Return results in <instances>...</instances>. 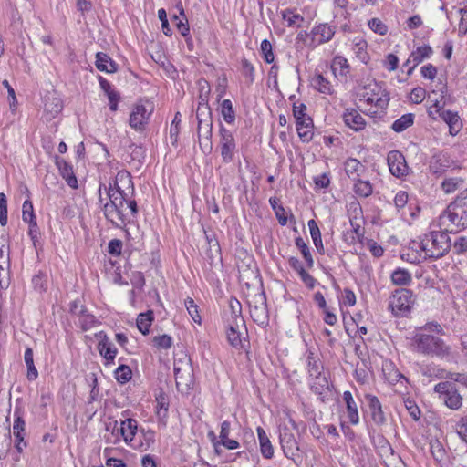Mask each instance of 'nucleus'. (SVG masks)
<instances>
[{
  "instance_id": "nucleus-39",
  "label": "nucleus",
  "mask_w": 467,
  "mask_h": 467,
  "mask_svg": "<svg viewBox=\"0 0 467 467\" xmlns=\"http://www.w3.org/2000/svg\"><path fill=\"white\" fill-rule=\"evenodd\" d=\"M354 192L360 197H368L373 192V188L369 181L357 179L354 181Z\"/></svg>"
},
{
  "instance_id": "nucleus-45",
  "label": "nucleus",
  "mask_w": 467,
  "mask_h": 467,
  "mask_svg": "<svg viewBox=\"0 0 467 467\" xmlns=\"http://www.w3.org/2000/svg\"><path fill=\"white\" fill-rule=\"evenodd\" d=\"M360 100L365 101L368 105L375 104L379 106L381 102V99L378 98V94L374 92V89L367 86L363 88V92L360 94Z\"/></svg>"
},
{
  "instance_id": "nucleus-44",
  "label": "nucleus",
  "mask_w": 467,
  "mask_h": 467,
  "mask_svg": "<svg viewBox=\"0 0 467 467\" xmlns=\"http://www.w3.org/2000/svg\"><path fill=\"white\" fill-rule=\"evenodd\" d=\"M115 379L120 384L127 383L131 379V369L127 365L119 366L114 371Z\"/></svg>"
},
{
  "instance_id": "nucleus-27",
  "label": "nucleus",
  "mask_w": 467,
  "mask_h": 467,
  "mask_svg": "<svg viewBox=\"0 0 467 467\" xmlns=\"http://www.w3.org/2000/svg\"><path fill=\"white\" fill-rule=\"evenodd\" d=\"M229 307L231 310L232 321L234 322V326L244 327L245 322L242 316L241 303L235 297H231L229 299Z\"/></svg>"
},
{
  "instance_id": "nucleus-50",
  "label": "nucleus",
  "mask_w": 467,
  "mask_h": 467,
  "mask_svg": "<svg viewBox=\"0 0 467 467\" xmlns=\"http://www.w3.org/2000/svg\"><path fill=\"white\" fill-rule=\"evenodd\" d=\"M463 180L461 178H449L441 182V189L445 193H451L455 192L462 184Z\"/></svg>"
},
{
  "instance_id": "nucleus-64",
  "label": "nucleus",
  "mask_w": 467,
  "mask_h": 467,
  "mask_svg": "<svg viewBox=\"0 0 467 467\" xmlns=\"http://www.w3.org/2000/svg\"><path fill=\"white\" fill-rule=\"evenodd\" d=\"M453 249L458 254L465 253L467 251V238L463 236L458 238L453 244Z\"/></svg>"
},
{
  "instance_id": "nucleus-41",
  "label": "nucleus",
  "mask_w": 467,
  "mask_h": 467,
  "mask_svg": "<svg viewBox=\"0 0 467 467\" xmlns=\"http://www.w3.org/2000/svg\"><path fill=\"white\" fill-rule=\"evenodd\" d=\"M221 114L225 122L231 124L235 120V112L230 99H223L221 103Z\"/></svg>"
},
{
  "instance_id": "nucleus-57",
  "label": "nucleus",
  "mask_w": 467,
  "mask_h": 467,
  "mask_svg": "<svg viewBox=\"0 0 467 467\" xmlns=\"http://www.w3.org/2000/svg\"><path fill=\"white\" fill-rule=\"evenodd\" d=\"M458 12L461 15V19H460L459 27H458V34H459V36H462L466 35V33H467V9L460 8L458 10Z\"/></svg>"
},
{
  "instance_id": "nucleus-63",
  "label": "nucleus",
  "mask_w": 467,
  "mask_h": 467,
  "mask_svg": "<svg viewBox=\"0 0 467 467\" xmlns=\"http://www.w3.org/2000/svg\"><path fill=\"white\" fill-rule=\"evenodd\" d=\"M456 431L460 438L467 442V417H462L457 422Z\"/></svg>"
},
{
  "instance_id": "nucleus-32",
  "label": "nucleus",
  "mask_w": 467,
  "mask_h": 467,
  "mask_svg": "<svg viewBox=\"0 0 467 467\" xmlns=\"http://www.w3.org/2000/svg\"><path fill=\"white\" fill-rule=\"evenodd\" d=\"M311 390L317 395H323L327 390H329V381L324 373L314 377Z\"/></svg>"
},
{
  "instance_id": "nucleus-25",
  "label": "nucleus",
  "mask_w": 467,
  "mask_h": 467,
  "mask_svg": "<svg viewBox=\"0 0 467 467\" xmlns=\"http://www.w3.org/2000/svg\"><path fill=\"white\" fill-rule=\"evenodd\" d=\"M137 428L138 424L134 419L130 418L121 421L119 431L126 442H130L133 440Z\"/></svg>"
},
{
  "instance_id": "nucleus-30",
  "label": "nucleus",
  "mask_w": 467,
  "mask_h": 467,
  "mask_svg": "<svg viewBox=\"0 0 467 467\" xmlns=\"http://www.w3.org/2000/svg\"><path fill=\"white\" fill-rule=\"evenodd\" d=\"M391 282L396 285H408L412 281L411 274L404 268H397L391 274Z\"/></svg>"
},
{
  "instance_id": "nucleus-17",
  "label": "nucleus",
  "mask_w": 467,
  "mask_h": 467,
  "mask_svg": "<svg viewBox=\"0 0 467 467\" xmlns=\"http://www.w3.org/2000/svg\"><path fill=\"white\" fill-rule=\"evenodd\" d=\"M366 400L368 403V409L373 422L378 426L383 425L386 422V417L379 400L371 394L366 395Z\"/></svg>"
},
{
  "instance_id": "nucleus-33",
  "label": "nucleus",
  "mask_w": 467,
  "mask_h": 467,
  "mask_svg": "<svg viewBox=\"0 0 467 467\" xmlns=\"http://www.w3.org/2000/svg\"><path fill=\"white\" fill-rule=\"evenodd\" d=\"M414 122V114L407 113L402 115L400 118L396 119L391 126V129L395 132H402L409 127H410Z\"/></svg>"
},
{
  "instance_id": "nucleus-59",
  "label": "nucleus",
  "mask_w": 467,
  "mask_h": 467,
  "mask_svg": "<svg viewBox=\"0 0 467 467\" xmlns=\"http://www.w3.org/2000/svg\"><path fill=\"white\" fill-rule=\"evenodd\" d=\"M405 407L407 410L409 411L410 415L412 417L413 420H417L420 418V410L415 401L411 400H404Z\"/></svg>"
},
{
  "instance_id": "nucleus-48",
  "label": "nucleus",
  "mask_w": 467,
  "mask_h": 467,
  "mask_svg": "<svg viewBox=\"0 0 467 467\" xmlns=\"http://www.w3.org/2000/svg\"><path fill=\"white\" fill-rule=\"evenodd\" d=\"M129 157L130 161H137L140 164L141 160L145 157V150L140 145L130 144L129 146Z\"/></svg>"
},
{
  "instance_id": "nucleus-1",
  "label": "nucleus",
  "mask_w": 467,
  "mask_h": 467,
  "mask_svg": "<svg viewBox=\"0 0 467 467\" xmlns=\"http://www.w3.org/2000/svg\"><path fill=\"white\" fill-rule=\"evenodd\" d=\"M127 185L134 191L131 176L129 172L119 171L115 177L113 183H109L107 188L104 186L109 198V202L103 205V213L108 222L113 227L125 229L130 219L125 213V204L127 193L122 186Z\"/></svg>"
},
{
  "instance_id": "nucleus-6",
  "label": "nucleus",
  "mask_w": 467,
  "mask_h": 467,
  "mask_svg": "<svg viewBox=\"0 0 467 467\" xmlns=\"http://www.w3.org/2000/svg\"><path fill=\"white\" fill-rule=\"evenodd\" d=\"M413 293L406 288L396 289L389 297V308L395 316H406L414 304Z\"/></svg>"
},
{
  "instance_id": "nucleus-12",
  "label": "nucleus",
  "mask_w": 467,
  "mask_h": 467,
  "mask_svg": "<svg viewBox=\"0 0 467 467\" xmlns=\"http://www.w3.org/2000/svg\"><path fill=\"white\" fill-rule=\"evenodd\" d=\"M387 161L390 173L397 177L402 178L409 173L404 155L399 150H391L388 153Z\"/></svg>"
},
{
  "instance_id": "nucleus-52",
  "label": "nucleus",
  "mask_w": 467,
  "mask_h": 467,
  "mask_svg": "<svg viewBox=\"0 0 467 467\" xmlns=\"http://www.w3.org/2000/svg\"><path fill=\"white\" fill-rule=\"evenodd\" d=\"M185 307L195 323L201 324L202 317L198 312V306L192 297L185 299Z\"/></svg>"
},
{
  "instance_id": "nucleus-23",
  "label": "nucleus",
  "mask_w": 467,
  "mask_h": 467,
  "mask_svg": "<svg viewBox=\"0 0 467 467\" xmlns=\"http://www.w3.org/2000/svg\"><path fill=\"white\" fill-rule=\"evenodd\" d=\"M96 67L99 71L107 73H113L118 69L117 64L109 55L103 52H98L96 54Z\"/></svg>"
},
{
  "instance_id": "nucleus-15",
  "label": "nucleus",
  "mask_w": 467,
  "mask_h": 467,
  "mask_svg": "<svg viewBox=\"0 0 467 467\" xmlns=\"http://www.w3.org/2000/svg\"><path fill=\"white\" fill-rule=\"evenodd\" d=\"M55 163L59 171L60 175L63 177V179H65L67 185L72 189H78V182L74 173L72 165L58 156L55 157Z\"/></svg>"
},
{
  "instance_id": "nucleus-46",
  "label": "nucleus",
  "mask_w": 467,
  "mask_h": 467,
  "mask_svg": "<svg viewBox=\"0 0 467 467\" xmlns=\"http://www.w3.org/2000/svg\"><path fill=\"white\" fill-rule=\"evenodd\" d=\"M241 71L246 78L247 84H253L254 81V67L246 58H243L241 61Z\"/></svg>"
},
{
  "instance_id": "nucleus-10",
  "label": "nucleus",
  "mask_w": 467,
  "mask_h": 467,
  "mask_svg": "<svg viewBox=\"0 0 467 467\" xmlns=\"http://www.w3.org/2000/svg\"><path fill=\"white\" fill-rule=\"evenodd\" d=\"M250 315L253 320L261 327L268 324L269 317L265 293L255 295L254 304L250 303Z\"/></svg>"
},
{
  "instance_id": "nucleus-42",
  "label": "nucleus",
  "mask_w": 467,
  "mask_h": 467,
  "mask_svg": "<svg viewBox=\"0 0 467 467\" xmlns=\"http://www.w3.org/2000/svg\"><path fill=\"white\" fill-rule=\"evenodd\" d=\"M177 7H178V9L180 11V15L183 16V20L180 19L178 16L174 15L173 16V19L177 21L176 22V27H177L178 31L183 36H187L189 35V32H190V28H189V25H188V20L185 17L184 10L182 8V4L178 5Z\"/></svg>"
},
{
  "instance_id": "nucleus-53",
  "label": "nucleus",
  "mask_w": 467,
  "mask_h": 467,
  "mask_svg": "<svg viewBox=\"0 0 467 467\" xmlns=\"http://www.w3.org/2000/svg\"><path fill=\"white\" fill-rule=\"evenodd\" d=\"M22 219L25 223L36 221L33 203L29 200H26L22 207Z\"/></svg>"
},
{
  "instance_id": "nucleus-58",
  "label": "nucleus",
  "mask_w": 467,
  "mask_h": 467,
  "mask_svg": "<svg viewBox=\"0 0 467 467\" xmlns=\"http://www.w3.org/2000/svg\"><path fill=\"white\" fill-rule=\"evenodd\" d=\"M180 123H181V114L180 112H177L174 116V119L172 120V123L171 125L170 129V137L171 139H173L174 141H177V138L180 132Z\"/></svg>"
},
{
  "instance_id": "nucleus-19",
  "label": "nucleus",
  "mask_w": 467,
  "mask_h": 467,
  "mask_svg": "<svg viewBox=\"0 0 467 467\" xmlns=\"http://www.w3.org/2000/svg\"><path fill=\"white\" fill-rule=\"evenodd\" d=\"M343 119L345 124L355 131L362 130L366 126L364 118L355 109H347Z\"/></svg>"
},
{
  "instance_id": "nucleus-61",
  "label": "nucleus",
  "mask_w": 467,
  "mask_h": 467,
  "mask_svg": "<svg viewBox=\"0 0 467 467\" xmlns=\"http://www.w3.org/2000/svg\"><path fill=\"white\" fill-rule=\"evenodd\" d=\"M426 97V90L423 88H414L410 92V99L415 104H420Z\"/></svg>"
},
{
  "instance_id": "nucleus-2",
  "label": "nucleus",
  "mask_w": 467,
  "mask_h": 467,
  "mask_svg": "<svg viewBox=\"0 0 467 467\" xmlns=\"http://www.w3.org/2000/svg\"><path fill=\"white\" fill-rule=\"evenodd\" d=\"M449 232L443 229L441 231H431L423 235L420 242L412 241L410 248H418L424 253L425 258L438 259L444 256L451 247V241L448 235Z\"/></svg>"
},
{
  "instance_id": "nucleus-43",
  "label": "nucleus",
  "mask_w": 467,
  "mask_h": 467,
  "mask_svg": "<svg viewBox=\"0 0 467 467\" xmlns=\"http://www.w3.org/2000/svg\"><path fill=\"white\" fill-rule=\"evenodd\" d=\"M32 285L34 289L42 294L47 289V276L46 274L42 272H38V274L35 275L32 278Z\"/></svg>"
},
{
  "instance_id": "nucleus-34",
  "label": "nucleus",
  "mask_w": 467,
  "mask_h": 467,
  "mask_svg": "<svg viewBox=\"0 0 467 467\" xmlns=\"http://www.w3.org/2000/svg\"><path fill=\"white\" fill-rule=\"evenodd\" d=\"M33 356H34V354H33L32 348H27L25 351L24 358H25L26 365L27 367L26 377H27L28 380H31V381L36 379L38 377V371L34 365Z\"/></svg>"
},
{
  "instance_id": "nucleus-56",
  "label": "nucleus",
  "mask_w": 467,
  "mask_h": 467,
  "mask_svg": "<svg viewBox=\"0 0 467 467\" xmlns=\"http://www.w3.org/2000/svg\"><path fill=\"white\" fill-rule=\"evenodd\" d=\"M367 46V42L364 40H360L358 43L356 44L357 57L365 64H367L369 59L368 55L366 51Z\"/></svg>"
},
{
  "instance_id": "nucleus-49",
  "label": "nucleus",
  "mask_w": 467,
  "mask_h": 467,
  "mask_svg": "<svg viewBox=\"0 0 467 467\" xmlns=\"http://www.w3.org/2000/svg\"><path fill=\"white\" fill-rule=\"evenodd\" d=\"M12 444L10 430L0 438V459H5Z\"/></svg>"
},
{
  "instance_id": "nucleus-13",
  "label": "nucleus",
  "mask_w": 467,
  "mask_h": 467,
  "mask_svg": "<svg viewBox=\"0 0 467 467\" xmlns=\"http://www.w3.org/2000/svg\"><path fill=\"white\" fill-rule=\"evenodd\" d=\"M95 337L99 340L98 350L99 354L106 359V364L113 362L118 353L117 348L109 340V337L104 331L96 333Z\"/></svg>"
},
{
  "instance_id": "nucleus-22",
  "label": "nucleus",
  "mask_w": 467,
  "mask_h": 467,
  "mask_svg": "<svg viewBox=\"0 0 467 467\" xmlns=\"http://www.w3.org/2000/svg\"><path fill=\"white\" fill-rule=\"evenodd\" d=\"M256 431L260 443V451L263 457L265 459H272L274 456V448L266 432L262 427H257Z\"/></svg>"
},
{
  "instance_id": "nucleus-51",
  "label": "nucleus",
  "mask_w": 467,
  "mask_h": 467,
  "mask_svg": "<svg viewBox=\"0 0 467 467\" xmlns=\"http://www.w3.org/2000/svg\"><path fill=\"white\" fill-rule=\"evenodd\" d=\"M260 51L265 63L271 64L274 62L275 56L273 53L272 45L267 39H264L261 42Z\"/></svg>"
},
{
  "instance_id": "nucleus-5",
  "label": "nucleus",
  "mask_w": 467,
  "mask_h": 467,
  "mask_svg": "<svg viewBox=\"0 0 467 467\" xmlns=\"http://www.w3.org/2000/svg\"><path fill=\"white\" fill-rule=\"evenodd\" d=\"M196 118L198 120L199 143L202 150H212V134L213 121L212 111L209 106H198L196 109Z\"/></svg>"
},
{
  "instance_id": "nucleus-36",
  "label": "nucleus",
  "mask_w": 467,
  "mask_h": 467,
  "mask_svg": "<svg viewBox=\"0 0 467 467\" xmlns=\"http://www.w3.org/2000/svg\"><path fill=\"white\" fill-rule=\"evenodd\" d=\"M63 106L60 99L55 96H46L44 100L45 111L50 113L51 115H55L60 112Z\"/></svg>"
},
{
  "instance_id": "nucleus-54",
  "label": "nucleus",
  "mask_w": 467,
  "mask_h": 467,
  "mask_svg": "<svg viewBox=\"0 0 467 467\" xmlns=\"http://www.w3.org/2000/svg\"><path fill=\"white\" fill-rule=\"evenodd\" d=\"M369 28L379 36H385L388 32V26L379 18H372L368 21Z\"/></svg>"
},
{
  "instance_id": "nucleus-16",
  "label": "nucleus",
  "mask_w": 467,
  "mask_h": 467,
  "mask_svg": "<svg viewBox=\"0 0 467 467\" xmlns=\"http://www.w3.org/2000/svg\"><path fill=\"white\" fill-rule=\"evenodd\" d=\"M433 107L437 109L436 111L439 112V116L448 124L450 133L451 135H456L462 128V122L459 115L451 110L441 111L440 102L437 99L435 100Z\"/></svg>"
},
{
  "instance_id": "nucleus-21",
  "label": "nucleus",
  "mask_w": 467,
  "mask_h": 467,
  "mask_svg": "<svg viewBox=\"0 0 467 467\" xmlns=\"http://www.w3.org/2000/svg\"><path fill=\"white\" fill-rule=\"evenodd\" d=\"M344 166L346 174L352 181H356L366 171V167L358 160L354 158L348 159Z\"/></svg>"
},
{
  "instance_id": "nucleus-28",
  "label": "nucleus",
  "mask_w": 467,
  "mask_h": 467,
  "mask_svg": "<svg viewBox=\"0 0 467 467\" xmlns=\"http://www.w3.org/2000/svg\"><path fill=\"white\" fill-rule=\"evenodd\" d=\"M244 327H235L234 322L231 321L229 323V327L227 330V338L230 343V345L234 348H239L243 347V341L241 338V329H243Z\"/></svg>"
},
{
  "instance_id": "nucleus-47",
  "label": "nucleus",
  "mask_w": 467,
  "mask_h": 467,
  "mask_svg": "<svg viewBox=\"0 0 467 467\" xmlns=\"http://www.w3.org/2000/svg\"><path fill=\"white\" fill-rule=\"evenodd\" d=\"M297 134L304 143H308L312 140L314 136V124L308 125H301V127L296 128Z\"/></svg>"
},
{
  "instance_id": "nucleus-62",
  "label": "nucleus",
  "mask_w": 467,
  "mask_h": 467,
  "mask_svg": "<svg viewBox=\"0 0 467 467\" xmlns=\"http://www.w3.org/2000/svg\"><path fill=\"white\" fill-rule=\"evenodd\" d=\"M307 226L309 228V232H310V235L312 237L313 243L322 239L319 227L314 219H311L308 221Z\"/></svg>"
},
{
  "instance_id": "nucleus-38",
  "label": "nucleus",
  "mask_w": 467,
  "mask_h": 467,
  "mask_svg": "<svg viewBox=\"0 0 467 467\" xmlns=\"http://www.w3.org/2000/svg\"><path fill=\"white\" fill-rule=\"evenodd\" d=\"M15 417L13 425L15 441H23L26 431V422L18 411L15 412Z\"/></svg>"
},
{
  "instance_id": "nucleus-11",
  "label": "nucleus",
  "mask_w": 467,
  "mask_h": 467,
  "mask_svg": "<svg viewBox=\"0 0 467 467\" xmlns=\"http://www.w3.org/2000/svg\"><path fill=\"white\" fill-rule=\"evenodd\" d=\"M220 151L223 162L228 163L232 161L234 153L236 148L235 140L233 133L227 130L223 124L220 125Z\"/></svg>"
},
{
  "instance_id": "nucleus-60",
  "label": "nucleus",
  "mask_w": 467,
  "mask_h": 467,
  "mask_svg": "<svg viewBox=\"0 0 467 467\" xmlns=\"http://www.w3.org/2000/svg\"><path fill=\"white\" fill-rule=\"evenodd\" d=\"M158 17L161 22V27H162L163 33L166 36H171L172 31L169 26L166 11L163 8L159 9Z\"/></svg>"
},
{
  "instance_id": "nucleus-26",
  "label": "nucleus",
  "mask_w": 467,
  "mask_h": 467,
  "mask_svg": "<svg viewBox=\"0 0 467 467\" xmlns=\"http://www.w3.org/2000/svg\"><path fill=\"white\" fill-rule=\"evenodd\" d=\"M78 318V325L83 331L89 330L99 323L96 317L89 314L85 306H80Z\"/></svg>"
},
{
  "instance_id": "nucleus-20",
  "label": "nucleus",
  "mask_w": 467,
  "mask_h": 467,
  "mask_svg": "<svg viewBox=\"0 0 467 467\" xmlns=\"http://www.w3.org/2000/svg\"><path fill=\"white\" fill-rule=\"evenodd\" d=\"M343 400L347 406V414L348 420L351 424L357 425L359 422V416L358 411V406L353 399L350 391L347 390L343 393Z\"/></svg>"
},
{
  "instance_id": "nucleus-18",
  "label": "nucleus",
  "mask_w": 467,
  "mask_h": 467,
  "mask_svg": "<svg viewBox=\"0 0 467 467\" xmlns=\"http://www.w3.org/2000/svg\"><path fill=\"white\" fill-rule=\"evenodd\" d=\"M312 42L316 45H320L328 42L335 35L334 26L328 24H320L312 29Z\"/></svg>"
},
{
  "instance_id": "nucleus-40",
  "label": "nucleus",
  "mask_w": 467,
  "mask_h": 467,
  "mask_svg": "<svg viewBox=\"0 0 467 467\" xmlns=\"http://www.w3.org/2000/svg\"><path fill=\"white\" fill-rule=\"evenodd\" d=\"M331 68L335 75L346 76L349 72L348 60L340 56L333 59Z\"/></svg>"
},
{
  "instance_id": "nucleus-35",
  "label": "nucleus",
  "mask_w": 467,
  "mask_h": 467,
  "mask_svg": "<svg viewBox=\"0 0 467 467\" xmlns=\"http://www.w3.org/2000/svg\"><path fill=\"white\" fill-rule=\"evenodd\" d=\"M311 84L320 93L332 94L333 92L332 85L321 74L315 76L312 78Z\"/></svg>"
},
{
  "instance_id": "nucleus-9",
  "label": "nucleus",
  "mask_w": 467,
  "mask_h": 467,
  "mask_svg": "<svg viewBox=\"0 0 467 467\" xmlns=\"http://www.w3.org/2000/svg\"><path fill=\"white\" fill-rule=\"evenodd\" d=\"M182 366L173 368L177 389L180 392H187L193 384V372L191 366V359L182 361Z\"/></svg>"
},
{
  "instance_id": "nucleus-8",
  "label": "nucleus",
  "mask_w": 467,
  "mask_h": 467,
  "mask_svg": "<svg viewBox=\"0 0 467 467\" xmlns=\"http://www.w3.org/2000/svg\"><path fill=\"white\" fill-rule=\"evenodd\" d=\"M153 111V105L138 103L134 106L130 116V126L136 130H144Z\"/></svg>"
},
{
  "instance_id": "nucleus-37",
  "label": "nucleus",
  "mask_w": 467,
  "mask_h": 467,
  "mask_svg": "<svg viewBox=\"0 0 467 467\" xmlns=\"http://www.w3.org/2000/svg\"><path fill=\"white\" fill-rule=\"evenodd\" d=\"M296 246L300 250L308 268H312L314 265V259L310 253L309 247L301 236L295 239Z\"/></svg>"
},
{
  "instance_id": "nucleus-24",
  "label": "nucleus",
  "mask_w": 467,
  "mask_h": 467,
  "mask_svg": "<svg viewBox=\"0 0 467 467\" xmlns=\"http://www.w3.org/2000/svg\"><path fill=\"white\" fill-rule=\"evenodd\" d=\"M306 363L310 377L314 378L324 373V366L322 360L311 350L307 351Z\"/></svg>"
},
{
  "instance_id": "nucleus-7",
  "label": "nucleus",
  "mask_w": 467,
  "mask_h": 467,
  "mask_svg": "<svg viewBox=\"0 0 467 467\" xmlns=\"http://www.w3.org/2000/svg\"><path fill=\"white\" fill-rule=\"evenodd\" d=\"M434 391L439 399L450 409L459 410L462 405V397L455 385L450 381H442L435 385Z\"/></svg>"
},
{
  "instance_id": "nucleus-14",
  "label": "nucleus",
  "mask_w": 467,
  "mask_h": 467,
  "mask_svg": "<svg viewBox=\"0 0 467 467\" xmlns=\"http://www.w3.org/2000/svg\"><path fill=\"white\" fill-rule=\"evenodd\" d=\"M279 439L285 456L288 459H294L299 451L294 434L288 429H284L280 431Z\"/></svg>"
},
{
  "instance_id": "nucleus-29",
  "label": "nucleus",
  "mask_w": 467,
  "mask_h": 467,
  "mask_svg": "<svg viewBox=\"0 0 467 467\" xmlns=\"http://www.w3.org/2000/svg\"><path fill=\"white\" fill-rule=\"evenodd\" d=\"M432 54V49L430 46H421L419 47L415 51L411 52L410 55L406 65L409 63H413L414 66H417L423 59L428 58Z\"/></svg>"
},
{
  "instance_id": "nucleus-55",
  "label": "nucleus",
  "mask_w": 467,
  "mask_h": 467,
  "mask_svg": "<svg viewBox=\"0 0 467 467\" xmlns=\"http://www.w3.org/2000/svg\"><path fill=\"white\" fill-rule=\"evenodd\" d=\"M153 343L159 348L168 349L172 345V339L168 335H161L154 337Z\"/></svg>"
},
{
  "instance_id": "nucleus-31",
  "label": "nucleus",
  "mask_w": 467,
  "mask_h": 467,
  "mask_svg": "<svg viewBox=\"0 0 467 467\" xmlns=\"http://www.w3.org/2000/svg\"><path fill=\"white\" fill-rule=\"evenodd\" d=\"M152 321L153 312L151 310L146 313H140L137 317V327L143 335H147L149 334Z\"/></svg>"
},
{
  "instance_id": "nucleus-3",
  "label": "nucleus",
  "mask_w": 467,
  "mask_h": 467,
  "mask_svg": "<svg viewBox=\"0 0 467 467\" xmlns=\"http://www.w3.org/2000/svg\"><path fill=\"white\" fill-rule=\"evenodd\" d=\"M439 226L450 233H458L467 228V195L457 197L447 206L439 216Z\"/></svg>"
},
{
  "instance_id": "nucleus-4",
  "label": "nucleus",
  "mask_w": 467,
  "mask_h": 467,
  "mask_svg": "<svg viewBox=\"0 0 467 467\" xmlns=\"http://www.w3.org/2000/svg\"><path fill=\"white\" fill-rule=\"evenodd\" d=\"M411 345L415 352L426 356L444 358L450 354V347L441 338L430 334H416Z\"/></svg>"
}]
</instances>
